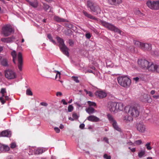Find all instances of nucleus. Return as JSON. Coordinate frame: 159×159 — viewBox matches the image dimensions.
Returning <instances> with one entry per match:
<instances>
[{
  "mask_svg": "<svg viewBox=\"0 0 159 159\" xmlns=\"http://www.w3.org/2000/svg\"><path fill=\"white\" fill-rule=\"evenodd\" d=\"M145 153V150H141L138 153V156L139 158H141L143 156Z\"/></svg>",
  "mask_w": 159,
  "mask_h": 159,
  "instance_id": "33",
  "label": "nucleus"
},
{
  "mask_svg": "<svg viewBox=\"0 0 159 159\" xmlns=\"http://www.w3.org/2000/svg\"><path fill=\"white\" fill-rule=\"evenodd\" d=\"M69 43L70 46H72L73 45L74 43L72 40L69 39Z\"/></svg>",
  "mask_w": 159,
  "mask_h": 159,
  "instance_id": "49",
  "label": "nucleus"
},
{
  "mask_svg": "<svg viewBox=\"0 0 159 159\" xmlns=\"http://www.w3.org/2000/svg\"><path fill=\"white\" fill-rule=\"evenodd\" d=\"M87 120L90 121L94 122H98L100 121V120L99 118L93 115L89 116L87 118Z\"/></svg>",
  "mask_w": 159,
  "mask_h": 159,
  "instance_id": "20",
  "label": "nucleus"
},
{
  "mask_svg": "<svg viewBox=\"0 0 159 159\" xmlns=\"http://www.w3.org/2000/svg\"><path fill=\"white\" fill-rule=\"evenodd\" d=\"M11 54L13 57V61L15 64H16V60L17 59V54L16 51H12Z\"/></svg>",
  "mask_w": 159,
  "mask_h": 159,
  "instance_id": "30",
  "label": "nucleus"
},
{
  "mask_svg": "<svg viewBox=\"0 0 159 159\" xmlns=\"http://www.w3.org/2000/svg\"><path fill=\"white\" fill-rule=\"evenodd\" d=\"M129 78L127 75L119 76L117 77V80L119 85L121 86L127 88L129 86Z\"/></svg>",
  "mask_w": 159,
  "mask_h": 159,
  "instance_id": "2",
  "label": "nucleus"
},
{
  "mask_svg": "<svg viewBox=\"0 0 159 159\" xmlns=\"http://www.w3.org/2000/svg\"><path fill=\"white\" fill-rule=\"evenodd\" d=\"M87 103L89 105V107H91V106L95 107L96 106V104L95 102H91L90 101H88L87 102Z\"/></svg>",
  "mask_w": 159,
  "mask_h": 159,
  "instance_id": "35",
  "label": "nucleus"
},
{
  "mask_svg": "<svg viewBox=\"0 0 159 159\" xmlns=\"http://www.w3.org/2000/svg\"><path fill=\"white\" fill-rule=\"evenodd\" d=\"M1 64L3 66H8L7 61L6 59H2L1 61Z\"/></svg>",
  "mask_w": 159,
  "mask_h": 159,
  "instance_id": "31",
  "label": "nucleus"
},
{
  "mask_svg": "<svg viewBox=\"0 0 159 159\" xmlns=\"http://www.w3.org/2000/svg\"><path fill=\"white\" fill-rule=\"evenodd\" d=\"M85 125L84 124H82L80 125V127L81 129H83Z\"/></svg>",
  "mask_w": 159,
  "mask_h": 159,
  "instance_id": "59",
  "label": "nucleus"
},
{
  "mask_svg": "<svg viewBox=\"0 0 159 159\" xmlns=\"http://www.w3.org/2000/svg\"><path fill=\"white\" fill-rule=\"evenodd\" d=\"M28 2L29 5L34 8H36L38 6L37 0H25Z\"/></svg>",
  "mask_w": 159,
  "mask_h": 159,
  "instance_id": "17",
  "label": "nucleus"
},
{
  "mask_svg": "<svg viewBox=\"0 0 159 159\" xmlns=\"http://www.w3.org/2000/svg\"><path fill=\"white\" fill-rule=\"evenodd\" d=\"M107 118L110 123L112 124L113 128L119 132H121V129L119 127L116 120L111 115L108 114L107 115Z\"/></svg>",
  "mask_w": 159,
  "mask_h": 159,
  "instance_id": "6",
  "label": "nucleus"
},
{
  "mask_svg": "<svg viewBox=\"0 0 159 159\" xmlns=\"http://www.w3.org/2000/svg\"><path fill=\"white\" fill-rule=\"evenodd\" d=\"M86 38L88 39H89L91 37V35L89 33H88L85 34Z\"/></svg>",
  "mask_w": 159,
  "mask_h": 159,
  "instance_id": "50",
  "label": "nucleus"
},
{
  "mask_svg": "<svg viewBox=\"0 0 159 159\" xmlns=\"http://www.w3.org/2000/svg\"><path fill=\"white\" fill-rule=\"evenodd\" d=\"M109 4L111 5L118 6L122 2V0H107Z\"/></svg>",
  "mask_w": 159,
  "mask_h": 159,
  "instance_id": "15",
  "label": "nucleus"
},
{
  "mask_svg": "<svg viewBox=\"0 0 159 159\" xmlns=\"http://www.w3.org/2000/svg\"><path fill=\"white\" fill-rule=\"evenodd\" d=\"M72 79L76 83H79V81L78 80V78L77 77L72 76Z\"/></svg>",
  "mask_w": 159,
  "mask_h": 159,
  "instance_id": "41",
  "label": "nucleus"
},
{
  "mask_svg": "<svg viewBox=\"0 0 159 159\" xmlns=\"http://www.w3.org/2000/svg\"><path fill=\"white\" fill-rule=\"evenodd\" d=\"M84 91L86 93V94H88L89 96H90V97L93 96V93L91 91H88L86 89H84Z\"/></svg>",
  "mask_w": 159,
  "mask_h": 159,
  "instance_id": "38",
  "label": "nucleus"
},
{
  "mask_svg": "<svg viewBox=\"0 0 159 159\" xmlns=\"http://www.w3.org/2000/svg\"><path fill=\"white\" fill-rule=\"evenodd\" d=\"M40 104L43 106L46 107L48 105V104L45 102H41Z\"/></svg>",
  "mask_w": 159,
  "mask_h": 159,
  "instance_id": "52",
  "label": "nucleus"
},
{
  "mask_svg": "<svg viewBox=\"0 0 159 159\" xmlns=\"http://www.w3.org/2000/svg\"><path fill=\"white\" fill-rule=\"evenodd\" d=\"M124 106L123 104L121 103H116L117 112L118 111H121L123 109Z\"/></svg>",
  "mask_w": 159,
  "mask_h": 159,
  "instance_id": "27",
  "label": "nucleus"
},
{
  "mask_svg": "<svg viewBox=\"0 0 159 159\" xmlns=\"http://www.w3.org/2000/svg\"><path fill=\"white\" fill-rule=\"evenodd\" d=\"M61 102L64 105H67V103L66 102L65 100L64 99H63L61 100Z\"/></svg>",
  "mask_w": 159,
  "mask_h": 159,
  "instance_id": "57",
  "label": "nucleus"
},
{
  "mask_svg": "<svg viewBox=\"0 0 159 159\" xmlns=\"http://www.w3.org/2000/svg\"><path fill=\"white\" fill-rule=\"evenodd\" d=\"M18 67L20 70L22 71L23 65L22 55L20 52H19L17 56Z\"/></svg>",
  "mask_w": 159,
  "mask_h": 159,
  "instance_id": "10",
  "label": "nucleus"
},
{
  "mask_svg": "<svg viewBox=\"0 0 159 159\" xmlns=\"http://www.w3.org/2000/svg\"><path fill=\"white\" fill-rule=\"evenodd\" d=\"M134 43L136 46L140 47L141 48L142 45L143 43H141L139 41H135V40H134Z\"/></svg>",
  "mask_w": 159,
  "mask_h": 159,
  "instance_id": "32",
  "label": "nucleus"
},
{
  "mask_svg": "<svg viewBox=\"0 0 159 159\" xmlns=\"http://www.w3.org/2000/svg\"><path fill=\"white\" fill-rule=\"evenodd\" d=\"M141 49L144 50L150 51L152 49L151 44L147 43H143Z\"/></svg>",
  "mask_w": 159,
  "mask_h": 159,
  "instance_id": "18",
  "label": "nucleus"
},
{
  "mask_svg": "<svg viewBox=\"0 0 159 159\" xmlns=\"http://www.w3.org/2000/svg\"><path fill=\"white\" fill-rule=\"evenodd\" d=\"M135 148H132V149H131V151L133 152H134L135 151Z\"/></svg>",
  "mask_w": 159,
  "mask_h": 159,
  "instance_id": "61",
  "label": "nucleus"
},
{
  "mask_svg": "<svg viewBox=\"0 0 159 159\" xmlns=\"http://www.w3.org/2000/svg\"><path fill=\"white\" fill-rule=\"evenodd\" d=\"M130 114L132 116V117L130 118V121H132L134 118L138 117L139 115V111L136 107H131V109L130 108Z\"/></svg>",
  "mask_w": 159,
  "mask_h": 159,
  "instance_id": "8",
  "label": "nucleus"
},
{
  "mask_svg": "<svg viewBox=\"0 0 159 159\" xmlns=\"http://www.w3.org/2000/svg\"><path fill=\"white\" fill-rule=\"evenodd\" d=\"M13 31L11 26L10 25H6L3 26L2 29L1 33L5 37L10 35Z\"/></svg>",
  "mask_w": 159,
  "mask_h": 159,
  "instance_id": "5",
  "label": "nucleus"
},
{
  "mask_svg": "<svg viewBox=\"0 0 159 159\" xmlns=\"http://www.w3.org/2000/svg\"><path fill=\"white\" fill-rule=\"evenodd\" d=\"M59 128L61 129H63L64 128V126L62 125H61L60 126Z\"/></svg>",
  "mask_w": 159,
  "mask_h": 159,
  "instance_id": "63",
  "label": "nucleus"
},
{
  "mask_svg": "<svg viewBox=\"0 0 159 159\" xmlns=\"http://www.w3.org/2000/svg\"><path fill=\"white\" fill-rule=\"evenodd\" d=\"M54 130L57 133H59L60 131V129L57 127H55L54 128Z\"/></svg>",
  "mask_w": 159,
  "mask_h": 159,
  "instance_id": "53",
  "label": "nucleus"
},
{
  "mask_svg": "<svg viewBox=\"0 0 159 159\" xmlns=\"http://www.w3.org/2000/svg\"><path fill=\"white\" fill-rule=\"evenodd\" d=\"M5 76L6 78L10 79H14L16 77L15 73L14 71L10 70L5 71Z\"/></svg>",
  "mask_w": 159,
  "mask_h": 159,
  "instance_id": "11",
  "label": "nucleus"
},
{
  "mask_svg": "<svg viewBox=\"0 0 159 159\" xmlns=\"http://www.w3.org/2000/svg\"><path fill=\"white\" fill-rule=\"evenodd\" d=\"M152 97L153 98L157 99L159 98V95H153V96Z\"/></svg>",
  "mask_w": 159,
  "mask_h": 159,
  "instance_id": "58",
  "label": "nucleus"
},
{
  "mask_svg": "<svg viewBox=\"0 0 159 159\" xmlns=\"http://www.w3.org/2000/svg\"><path fill=\"white\" fill-rule=\"evenodd\" d=\"M87 7L90 9V11L91 12H94L96 15L100 14L101 13V10L99 6L91 1H87Z\"/></svg>",
  "mask_w": 159,
  "mask_h": 159,
  "instance_id": "1",
  "label": "nucleus"
},
{
  "mask_svg": "<svg viewBox=\"0 0 159 159\" xmlns=\"http://www.w3.org/2000/svg\"><path fill=\"white\" fill-rule=\"evenodd\" d=\"M47 37L49 40L52 42L53 44H56V43L55 40L53 39L51 35L50 34H48L47 35Z\"/></svg>",
  "mask_w": 159,
  "mask_h": 159,
  "instance_id": "34",
  "label": "nucleus"
},
{
  "mask_svg": "<svg viewBox=\"0 0 159 159\" xmlns=\"http://www.w3.org/2000/svg\"><path fill=\"white\" fill-rule=\"evenodd\" d=\"M103 140L107 143H109L108 139L107 137H104L103 138Z\"/></svg>",
  "mask_w": 159,
  "mask_h": 159,
  "instance_id": "56",
  "label": "nucleus"
},
{
  "mask_svg": "<svg viewBox=\"0 0 159 159\" xmlns=\"http://www.w3.org/2000/svg\"><path fill=\"white\" fill-rule=\"evenodd\" d=\"M56 39L59 43V46L61 51L64 54L68 57L69 55L68 52L69 49L64 44L63 40L59 37H57Z\"/></svg>",
  "mask_w": 159,
  "mask_h": 159,
  "instance_id": "3",
  "label": "nucleus"
},
{
  "mask_svg": "<svg viewBox=\"0 0 159 159\" xmlns=\"http://www.w3.org/2000/svg\"><path fill=\"white\" fill-rule=\"evenodd\" d=\"M43 8L45 11L48 12H51L52 8L47 4H43Z\"/></svg>",
  "mask_w": 159,
  "mask_h": 159,
  "instance_id": "29",
  "label": "nucleus"
},
{
  "mask_svg": "<svg viewBox=\"0 0 159 159\" xmlns=\"http://www.w3.org/2000/svg\"><path fill=\"white\" fill-rule=\"evenodd\" d=\"M155 71L159 73V65H156Z\"/></svg>",
  "mask_w": 159,
  "mask_h": 159,
  "instance_id": "51",
  "label": "nucleus"
},
{
  "mask_svg": "<svg viewBox=\"0 0 159 159\" xmlns=\"http://www.w3.org/2000/svg\"><path fill=\"white\" fill-rule=\"evenodd\" d=\"M156 65H154L152 63L149 62V65L146 67V69H147L149 71L152 72L155 71Z\"/></svg>",
  "mask_w": 159,
  "mask_h": 159,
  "instance_id": "22",
  "label": "nucleus"
},
{
  "mask_svg": "<svg viewBox=\"0 0 159 159\" xmlns=\"http://www.w3.org/2000/svg\"><path fill=\"white\" fill-rule=\"evenodd\" d=\"M54 19L55 21L58 22H65L66 21V20L65 19L61 18L57 16H54Z\"/></svg>",
  "mask_w": 159,
  "mask_h": 159,
  "instance_id": "28",
  "label": "nucleus"
},
{
  "mask_svg": "<svg viewBox=\"0 0 159 159\" xmlns=\"http://www.w3.org/2000/svg\"><path fill=\"white\" fill-rule=\"evenodd\" d=\"M135 143L138 145H140L142 143V141L141 140H138L135 142Z\"/></svg>",
  "mask_w": 159,
  "mask_h": 159,
  "instance_id": "46",
  "label": "nucleus"
},
{
  "mask_svg": "<svg viewBox=\"0 0 159 159\" xmlns=\"http://www.w3.org/2000/svg\"><path fill=\"white\" fill-rule=\"evenodd\" d=\"M14 38L12 37L9 38H3L1 39V40L2 42L9 43L11 42Z\"/></svg>",
  "mask_w": 159,
  "mask_h": 159,
  "instance_id": "25",
  "label": "nucleus"
},
{
  "mask_svg": "<svg viewBox=\"0 0 159 159\" xmlns=\"http://www.w3.org/2000/svg\"><path fill=\"white\" fill-rule=\"evenodd\" d=\"M139 78L138 77H136L135 78H133V80H134L136 82H137L139 80Z\"/></svg>",
  "mask_w": 159,
  "mask_h": 159,
  "instance_id": "54",
  "label": "nucleus"
},
{
  "mask_svg": "<svg viewBox=\"0 0 159 159\" xmlns=\"http://www.w3.org/2000/svg\"><path fill=\"white\" fill-rule=\"evenodd\" d=\"M150 93L151 94L153 95L155 93V91L154 90H152L151 91Z\"/></svg>",
  "mask_w": 159,
  "mask_h": 159,
  "instance_id": "60",
  "label": "nucleus"
},
{
  "mask_svg": "<svg viewBox=\"0 0 159 159\" xmlns=\"http://www.w3.org/2000/svg\"><path fill=\"white\" fill-rule=\"evenodd\" d=\"M139 66L142 68L146 69L149 65V62L145 59H139L137 61Z\"/></svg>",
  "mask_w": 159,
  "mask_h": 159,
  "instance_id": "9",
  "label": "nucleus"
},
{
  "mask_svg": "<svg viewBox=\"0 0 159 159\" xmlns=\"http://www.w3.org/2000/svg\"><path fill=\"white\" fill-rule=\"evenodd\" d=\"M4 145H3L0 144V151L1 152L4 151Z\"/></svg>",
  "mask_w": 159,
  "mask_h": 159,
  "instance_id": "48",
  "label": "nucleus"
},
{
  "mask_svg": "<svg viewBox=\"0 0 159 159\" xmlns=\"http://www.w3.org/2000/svg\"><path fill=\"white\" fill-rule=\"evenodd\" d=\"M96 95L100 98H102L107 96V93L102 91H98L96 92Z\"/></svg>",
  "mask_w": 159,
  "mask_h": 159,
  "instance_id": "16",
  "label": "nucleus"
},
{
  "mask_svg": "<svg viewBox=\"0 0 159 159\" xmlns=\"http://www.w3.org/2000/svg\"><path fill=\"white\" fill-rule=\"evenodd\" d=\"M72 116L74 119H77L78 118V116L77 114L76 113H73Z\"/></svg>",
  "mask_w": 159,
  "mask_h": 159,
  "instance_id": "43",
  "label": "nucleus"
},
{
  "mask_svg": "<svg viewBox=\"0 0 159 159\" xmlns=\"http://www.w3.org/2000/svg\"><path fill=\"white\" fill-rule=\"evenodd\" d=\"M100 22L101 23V24L102 26L112 31H114L115 32H117L120 34H121V31L111 24L102 20Z\"/></svg>",
  "mask_w": 159,
  "mask_h": 159,
  "instance_id": "4",
  "label": "nucleus"
},
{
  "mask_svg": "<svg viewBox=\"0 0 159 159\" xmlns=\"http://www.w3.org/2000/svg\"><path fill=\"white\" fill-rule=\"evenodd\" d=\"M45 151V149L43 148H38L34 149V152L35 154H42Z\"/></svg>",
  "mask_w": 159,
  "mask_h": 159,
  "instance_id": "24",
  "label": "nucleus"
},
{
  "mask_svg": "<svg viewBox=\"0 0 159 159\" xmlns=\"http://www.w3.org/2000/svg\"><path fill=\"white\" fill-rule=\"evenodd\" d=\"M0 93L2 94V96L0 97V101L2 104H3L6 102V101L3 98V97L5 96V94L6 93V89L3 88L1 89Z\"/></svg>",
  "mask_w": 159,
  "mask_h": 159,
  "instance_id": "19",
  "label": "nucleus"
},
{
  "mask_svg": "<svg viewBox=\"0 0 159 159\" xmlns=\"http://www.w3.org/2000/svg\"><path fill=\"white\" fill-rule=\"evenodd\" d=\"M26 94L27 95L32 96L33 95L32 92L30 89H27L26 91Z\"/></svg>",
  "mask_w": 159,
  "mask_h": 159,
  "instance_id": "36",
  "label": "nucleus"
},
{
  "mask_svg": "<svg viewBox=\"0 0 159 159\" xmlns=\"http://www.w3.org/2000/svg\"><path fill=\"white\" fill-rule=\"evenodd\" d=\"M108 108L110 111L113 113H116V103L115 102H110L108 103Z\"/></svg>",
  "mask_w": 159,
  "mask_h": 159,
  "instance_id": "14",
  "label": "nucleus"
},
{
  "mask_svg": "<svg viewBox=\"0 0 159 159\" xmlns=\"http://www.w3.org/2000/svg\"><path fill=\"white\" fill-rule=\"evenodd\" d=\"M62 95V93L61 92H57L56 93V96H61Z\"/></svg>",
  "mask_w": 159,
  "mask_h": 159,
  "instance_id": "55",
  "label": "nucleus"
},
{
  "mask_svg": "<svg viewBox=\"0 0 159 159\" xmlns=\"http://www.w3.org/2000/svg\"><path fill=\"white\" fill-rule=\"evenodd\" d=\"M74 109L73 107L72 106V105H69V106L68 107V111L69 112H70L72 111Z\"/></svg>",
  "mask_w": 159,
  "mask_h": 159,
  "instance_id": "37",
  "label": "nucleus"
},
{
  "mask_svg": "<svg viewBox=\"0 0 159 159\" xmlns=\"http://www.w3.org/2000/svg\"><path fill=\"white\" fill-rule=\"evenodd\" d=\"M82 12L84 14V15L87 18L94 20H97V19L96 18L95 16L91 15V14L88 13L86 11L83 10Z\"/></svg>",
  "mask_w": 159,
  "mask_h": 159,
  "instance_id": "23",
  "label": "nucleus"
},
{
  "mask_svg": "<svg viewBox=\"0 0 159 159\" xmlns=\"http://www.w3.org/2000/svg\"><path fill=\"white\" fill-rule=\"evenodd\" d=\"M68 119H69V120H70L71 121H73L74 120V119H73V118H72L71 117H69Z\"/></svg>",
  "mask_w": 159,
  "mask_h": 159,
  "instance_id": "64",
  "label": "nucleus"
},
{
  "mask_svg": "<svg viewBox=\"0 0 159 159\" xmlns=\"http://www.w3.org/2000/svg\"><path fill=\"white\" fill-rule=\"evenodd\" d=\"M85 111L89 114H93L96 111L94 108L91 107H89L86 108Z\"/></svg>",
  "mask_w": 159,
  "mask_h": 159,
  "instance_id": "26",
  "label": "nucleus"
},
{
  "mask_svg": "<svg viewBox=\"0 0 159 159\" xmlns=\"http://www.w3.org/2000/svg\"><path fill=\"white\" fill-rule=\"evenodd\" d=\"M129 112V107L127 106L125 107L123 120L125 122H128L129 121L128 120L129 117L128 113Z\"/></svg>",
  "mask_w": 159,
  "mask_h": 159,
  "instance_id": "12",
  "label": "nucleus"
},
{
  "mask_svg": "<svg viewBox=\"0 0 159 159\" xmlns=\"http://www.w3.org/2000/svg\"><path fill=\"white\" fill-rule=\"evenodd\" d=\"M150 143H147L145 145L147 148L148 150H150L152 149V148L150 146Z\"/></svg>",
  "mask_w": 159,
  "mask_h": 159,
  "instance_id": "40",
  "label": "nucleus"
},
{
  "mask_svg": "<svg viewBox=\"0 0 159 159\" xmlns=\"http://www.w3.org/2000/svg\"><path fill=\"white\" fill-rule=\"evenodd\" d=\"M16 147V143L14 142L10 144V147L11 148H14Z\"/></svg>",
  "mask_w": 159,
  "mask_h": 159,
  "instance_id": "44",
  "label": "nucleus"
},
{
  "mask_svg": "<svg viewBox=\"0 0 159 159\" xmlns=\"http://www.w3.org/2000/svg\"><path fill=\"white\" fill-rule=\"evenodd\" d=\"M55 72H57V73L56 75V77H55V79H57V77H58V75L59 78H60V75H61L60 72L58 71H55Z\"/></svg>",
  "mask_w": 159,
  "mask_h": 159,
  "instance_id": "47",
  "label": "nucleus"
},
{
  "mask_svg": "<svg viewBox=\"0 0 159 159\" xmlns=\"http://www.w3.org/2000/svg\"><path fill=\"white\" fill-rule=\"evenodd\" d=\"M148 7L152 10H158L159 9V1H148L146 3Z\"/></svg>",
  "mask_w": 159,
  "mask_h": 159,
  "instance_id": "7",
  "label": "nucleus"
},
{
  "mask_svg": "<svg viewBox=\"0 0 159 159\" xmlns=\"http://www.w3.org/2000/svg\"><path fill=\"white\" fill-rule=\"evenodd\" d=\"M136 127L137 130L140 133H143L146 131L145 125L142 123H138L136 124Z\"/></svg>",
  "mask_w": 159,
  "mask_h": 159,
  "instance_id": "13",
  "label": "nucleus"
},
{
  "mask_svg": "<svg viewBox=\"0 0 159 159\" xmlns=\"http://www.w3.org/2000/svg\"><path fill=\"white\" fill-rule=\"evenodd\" d=\"M5 98L6 100H8L9 99V97L8 96H5L4 97Z\"/></svg>",
  "mask_w": 159,
  "mask_h": 159,
  "instance_id": "62",
  "label": "nucleus"
},
{
  "mask_svg": "<svg viewBox=\"0 0 159 159\" xmlns=\"http://www.w3.org/2000/svg\"><path fill=\"white\" fill-rule=\"evenodd\" d=\"M103 158L105 159H111V157L110 156H108L107 154H105L103 156Z\"/></svg>",
  "mask_w": 159,
  "mask_h": 159,
  "instance_id": "39",
  "label": "nucleus"
},
{
  "mask_svg": "<svg viewBox=\"0 0 159 159\" xmlns=\"http://www.w3.org/2000/svg\"><path fill=\"white\" fill-rule=\"evenodd\" d=\"M4 151H8L10 150L9 147L7 145H4Z\"/></svg>",
  "mask_w": 159,
  "mask_h": 159,
  "instance_id": "42",
  "label": "nucleus"
},
{
  "mask_svg": "<svg viewBox=\"0 0 159 159\" xmlns=\"http://www.w3.org/2000/svg\"><path fill=\"white\" fill-rule=\"evenodd\" d=\"M11 131L5 130L2 131L0 134V136L2 137H10L11 135Z\"/></svg>",
  "mask_w": 159,
  "mask_h": 159,
  "instance_id": "21",
  "label": "nucleus"
},
{
  "mask_svg": "<svg viewBox=\"0 0 159 159\" xmlns=\"http://www.w3.org/2000/svg\"><path fill=\"white\" fill-rule=\"evenodd\" d=\"M142 97L143 98H141V99L143 101H144L145 100H146L148 97V95L145 94L143 95Z\"/></svg>",
  "mask_w": 159,
  "mask_h": 159,
  "instance_id": "45",
  "label": "nucleus"
}]
</instances>
